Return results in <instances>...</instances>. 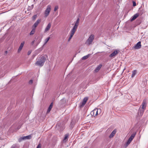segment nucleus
Returning <instances> with one entry per match:
<instances>
[{"label": "nucleus", "mask_w": 148, "mask_h": 148, "mask_svg": "<svg viewBox=\"0 0 148 148\" xmlns=\"http://www.w3.org/2000/svg\"><path fill=\"white\" fill-rule=\"evenodd\" d=\"M116 130H114L110 134V135L109 137L110 138H112L113 136H114L116 133Z\"/></svg>", "instance_id": "f8f14e48"}, {"label": "nucleus", "mask_w": 148, "mask_h": 148, "mask_svg": "<svg viewBox=\"0 0 148 148\" xmlns=\"http://www.w3.org/2000/svg\"><path fill=\"white\" fill-rule=\"evenodd\" d=\"M35 28H33V29H32V31L30 33V35H32L33 34L34 32H35Z\"/></svg>", "instance_id": "5701e85b"}, {"label": "nucleus", "mask_w": 148, "mask_h": 148, "mask_svg": "<svg viewBox=\"0 0 148 148\" xmlns=\"http://www.w3.org/2000/svg\"><path fill=\"white\" fill-rule=\"evenodd\" d=\"M34 43V40L32 42V44L33 45Z\"/></svg>", "instance_id": "e433bc0d"}, {"label": "nucleus", "mask_w": 148, "mask_h": 148, "mask_svg": "<svg viewBox=\"0 0 148 148\" xmlns=\"http://www.w3.org/2000/svg\"><path fill=\"white\" fill-rule=\"evenodd\" d=\"M25 140V136L21 137L19 138L18 140L19 142H21L22 141Z\"/></svg>", "instance_id": "412c9836"}, {"label": "nucleus", "mask_w": 148, "mask_h": 148, "mask_svg": "<svg viewBox=\"0 0 148 148\" xmlns=\"http://www.w3.org/2000/svg\"><path fill=\"white\" fill-rule=\"evenodd\" d=\"M58 9V6H55L54 8V11H56L57 9Z\"/></svg>", "instance_id": "7c9ffc66"}, {"label": "nucleus", "mask_w": 148, "mask_h": 148, "mask_svg": "<svg viewBox=\"0 0 148 148\" xmlns=\"http://www.w3.org/2000/svg\"><path fill=\"white\" fill-rule=\"evenodd\" d=\"M90 54H88V55L83 57L82 58V59L85 60L87 59L90 56Z\"/></svg>", "instance_id": "aec40b11"}, {"label": "nucleus", "mask_w": 148, "mask_h": 148, "mask_svg": "<svg viewBox=\"0 0 148 148\" xmlns=\"http://www.w3.org/2000/svg\"><path fill=\"white\" fill-rule=\"evenodd\" d=\"M133 5L134 6H135L136 5V4L135 2L133 1Z\"/></svg>", "instance_id": "473e14b6"}, {"label": "nucleus", "mask_w": 148, "mask_h": 148, "mask_svg": "<svg viewBox=\"0 0 148 148\" xmlns=\"http://www.w3.org/2000/svg\"><path fill=\"white\" fill-rule=\"evenodd\" d=\"M141 42L140 41L138 42L133 47L134 48L136 49H140L141 48Z\"/></svg>", "instance_id": "39448f33"}, {"label": "nucleus", "mask_w": 148, "mask_h": 148, "mask_svg": "<svg viewBox=\"0 0 148 148\" xmlns=\"http://www.w3.org/2000/svg\"><path fill=\"white\" fill-rule=\"evenodd\" d=\"M32 136L30 135L27 136H25V139H29L31 138Z\"/></svg>", "instance_id": "393cba45"}, {"label": "nucleus", "mask_w": 148, "mask_h": 148, "mask_svg": "<svg viewBox=\"0 0 148 148\" xmlns=\"http://www.w3.org/2000/svg\"><path fill=\"white\" fill-rule=\"evenodd\" d=\"M144 110H143L140 108V107L139 108V110L138 112V115L139 116H141L143 115L144 112Z\"/></svg>", "instance_id": "423d86ee"}, {"label": "nucleus", "mask_w": 148, "mask_h": 148, "mask_svg": "<svg viewBox=\"0 0 148 148\" xmlns=\"http://www.w3.org/2000/svg\"><path fill=\"white\" fill-rule=\"evenodd\" d=\"M99 110L100 112L101 111L100 109L98 110L97 108H95L91 112L90 114L91 115L95 117L98 114V111Z\"/></svg>", "instance_id": "20e7f679"}, {"label": "nucleus", "mask_w": 148, "mask_h": 148, "mask_svg": "<svg viewBox=\"0 0 148 148\" xmlns=\"http://www.w3.org/2000/svg\"><path fill=\"white\" fill-rule=\"evenodd\" d=\"M74 34V33H73L71 32H70V36L68 40V42L70 41V40H71V39L72 38V37H73Z\"/></svg>", "instance_id": "6ab92c4d"}, {"label": "nucleus", "mask_w": 148, "mask_h": 148, "mask_svg": "<svg viewBox=\"0 0 148 148\" xmlns=\"http://www.w3.org/2000/svg\"><path fill=\"white\" fill-rule=\"evenodd\" d=\"M68 135H66L65 136V137H64V140H65L67 138H68Z\"/></svg>", "instance_id": "2f4dec72"}, {"label": "nucleus", "mask_w": 148, "mask_h": 148, "mask_svg": "<svg viewBox=\"0 0 148 148\" xmlns=\"http://www.w3.org/2000/svg\"><path fill=\"white\" fill-rule=\"evenodd\" d=\"M119 51L117 50H115L113 51L111 54L109 56V57L110 58H112L115 56L119 53Z\"/></svg>", "instance_id": "6e6552de"}, {"label": "nucleus", "mask_w": 148, "mask_h": 148, "mask_svg": "<svg viewBox=\"0 0 148 148\" xmlns=\"http://www.w3.org/2000/svg\"><path fill=\"white\" fill-rule=\"evenodd\" d=\"M147 103L146 102V101L144 100L143 102L142 103V104L141 105L140 107V108L143 110H145L146 108V106Z\"/></svg>", "instance_id": "0eeeda50"}, {"label": "nucleus", "mask_w": 148, "mask_h": 148, "mask_svg": "<svg viewBox=\"0 0 148 148\" xmlns=\"http://www.w3.org/2000/svg\"><path fill=\"white\" fill-rule=\"evenodd\" d=\"M53 103H51L49 106V108L47 111V113H49L51 111L53 106Z\"/></svg>", "instance_id": "a211bd4d"}, {"label": "nucleus", "mask_w": 148, "mask_h": 148, "mask_svg": "<svg viewBox=\"0 0 148 148\" xmlns=\"http://www.w3.org/2000/svg\"><path fill=\"white\" fill-rule=\"evenodd\" d=\"M41 145L40 144H39L37 146L36 148H41Z\"/></svg>", "instance_id": "72a5a7b5"}, {"label": "nucleus", "mask_w": 148, "mask_h": 148, "mask_svg": "<svg viewBox=\"0 0 148 148\" xmlns=\"http://www.w3.org/2000/svg\"><path fill=\"white\" fill-rule=\"evenodd\" d=\"M7 53V51H5V53L6 54V53Z\"/></svg>", "instance_id": "58836bf2"}, {"label": "nucleus", "mask_w": 148, "mask_h": 148, "mask_svg": "<svg viewBox=\"0 0 148 148\" xmlns=\"http://www.w3.org/2000/svg\"><path fill=\"white\" fill-rule=\"evenodd\" d=\"M51 5H48L44 12L45 17H47L49 15L51 10Z\"/></svg>", "instance_id": "7ed1b4c3"}, {"label": "nucleus", "mask_w": 148, "mask_h": 148, "mask_svg": "<svg viewBox=\"0 0 148 148\" xmlns=\"http://www.w3.org/2000/svg\"><path fill=\"white\" fill-rule=\"evenodd\" d=\"M79 22V19L78 18L77 20L76 21V22L75 25H76L78 26Z\"/></svg>", "instance_id": "c85d7f7f"}, {"label": "nucleus", "mask_w": 148, "mask_h": 148, "mask_svg": "<svg viewBox=\"0 0 148 148\" xmlns=\"http://www.w3.org/2000/svg\"><path fill=\"white\" fill-rule=\"evenodd\" d=\"M31 52H32V51H28V52L27 53V55H29L31 53Z\"/></svg>", "instance_id": "f704fd0d"}, {"label": "nucleus", "mask_w": 148, "mask_h": 148, "mask_svg": "<svg viewBox=\"0 0 148 148\" xmlns=\"http://www.w3.org/2000/svg\"><path fill=\"white\" fill-rule=\"evenodd\" d=\"M147 27V26H146L144 27H142L143 29H145L146 28V27Z\"/></svg>", "instance_id": "4c0bfd02"}, {"label": "nucleus", "mask_w": 148, "mask_h": 148, "mask_svg": "<svg viewBox=\"0 0 148 148\" xmlns=\"http://www.w3.org/2000/svg\"><path fill=\"white\" fill-rule=\"evenodd\" d=\"M24 42H23L21 43L18 49V52H19L21 51L24 46Z\"/></svg>", "instance_id": "9b49d317"}, {"label": "nucleus", "mask_w": 148, "mask_h": 148, "mask_svg": "<svg viewBox=\"0 0 148 148\" xmlns=\"http://www.w3.org/2000/svg\"><path fill=\"white\" fill-rule=\"evenodd\" d=\"M77 25H75L73 29L71 30V32L74 34L76 31L77 28Z\"/></svg>", "instance_id": "4468645a"}, {"label": "nucleus", "mask_w": 148, "mask_h": 148, "mask_svg": "<svg viewBox=\"0 0 148 148\" xmlns=\"http://www.w3.org/2000/svg\"><path fill=\"white\" fill-rule=\"evenodd\" d=\"M139 14L138 13H136L133 16L131 20V21H132L135 19L138 16Z\"/></svg>", "instance_id": "f3484780"}, {"label": "nucleus", "mask_w": 148, "mask_h": 148, "mask_svg": "<svg viewBox=\"0 0 148 148\" xmlns=\"http://www.w3.org/2000/svg\"><path fill=\"white\" fill-rule=\"evenodd\" d=\"M102 66V64H99L96 67V68L95 70V71L96 72H98L99 71V70L101 68V67Z\"/></svg>", "instance_id": "dca6fc26"}, {"label": "nucleus", "mask_w": 148, "mask_h": 148, "mask_svg": "<svg viewBox=\"0 0 148 148\" xmlns=\"http://www.w3.org/2000/svg\"><path fill=\"white\" fill-rule=\"evenodd\" d=\"M94 38V36L93 34L91 35L86 41L85 44L88 45L92 44Z\"/></svg>", "instance_id": "f03ea898"}, {"label": "nucleus", "mask_w": 148, "mask_h": 148, "mask_svg": "<svg viewBox=\"0 0 148 148\" xmlns=\"http://www.w3.org/2000/svg\"><path fill=\"white\" fill-rule=\"evenodd\" d=\"M33 82V80H31L29 81V83L30 84H32Z\"/></svg>", "instance_id": "c9c22d12"}, {"label": "nucleus", "mask_w": 148, "mask_h": 148, "mask_svg": "<svg viewBox=\"0 0 148 148\" xmlns=\"http://www.w3.org/2000/svg\"><path fill=\"white\" fill-rule=\"evenodd\" d=\"M136 134V133H134L132 134L130 137L129 138L128 140L130 141H132L133 140L134 138L135 137V135Z\"/></svg>", "instance_id": "ddd939ff"}, {"label": "nucleus", "mask_w": 148, "mask_h": 148, "mask_svg": "<svg viewBox=\"0 0 148 148\" xmlns=\"http://www.w3.org/2000/svg\"><path fill=\"white\" fill-rule=\"evenodd\" d=\"M10 148H19V147L18 145L15 144L13 145Z\"/></svg>", "instance_id": "4be33fe9"}, {"label": "nucleus", "mask_w": 148, "mask_h": 148, "mask_svg": "<svg viewBox=\"0 0 148 148\" xmlns=\"http://www.w3.org/2000/svg\"><path fill=\"white\" fill-rule=\"evenodd\" d=\"M41 21V19H38L36 22L34 23L33 26V27L35 28L40 23Z\"/></svg>", "instance_id": "1a4fd4ad"}, {"label": "nucleus", "mask_w": 148, "mask_h": 148, "mask_svg": "<svg viewBox=\"0 0 148 148\" xmlns=\"http://www.w3.org/2000/svg\"><path fill=\"white\" fill-rule=\"evenodd\" d=\"M66 102L65 100L64 99H62L61 100L60 103V104H62L63 103H64Z\"/></svg>", "instance_id": "bb28decb"}, {"label": "nucleus", "mask_w": 148, "mask_h": 148, "mask_svg": "<svg viewBox=\"0 0 148 148\" xmlns=\"http://www.w3.org/2000/svg\"><path fill=\"white\" fill-rule=\"evenodd\" d=\"M51 24L50 23H49L47 26L45 28L44 31V32L45 33L47 32L48 31H49V29H50L51 27Z\"/></svg>", "instance_id": "9d476101"}, {"label": "nucleus", "mask_w": 148, "mask_h": 148, "mask_svg": "<svg viewBox=\"0 0 148 148\" xmlns=\"http://www.w3.org/2000/svg\"><path fill=\"white\" fill-rule=\"evenodd\" d=\"M131 142V141L128 140L127 143H126V144H125V146L126 147L127 146L130 144V143Z\"/></svg>", "instance_id": "cd10ccee"}, {"label": "nucleus", "mask_w": 148, "mask_h": 148, "mask_svg": "<svg viewBox=\"0 0 148 148\" xmlns=\"http://www.w3.org/2000/svg\"><path fill=\"white\" fill-rule=\"evenodd\" d=\"M46 57L47 56L46 55L39 56L37 59L35 65L40 67L42 66L46 61Z\"/></svg>", "instance_id": "f257e3e1"}, {"label": "nucleus", "mask_w": 148, "mask_h": 148, "mask_svg": "<svg viewBox=\"0 0 148 148\" xmlns=\"http://www.w3.org/2000/svg\"><path fill=\"white\" fill-rule=\"evenodd\" d=\"M50 38L49 37H48L46 39H45L44 45H45L47 42L49 40Z\"/></svg>", "instance_id": "a878e982"}, {"label": "nucleus", "mask_w": 148, "mask_h": 148, "mask_svg": "<svg viewBox=\"0 0 148 148\" xmlns=\"http://www.w3.org/2000/svg\"><path fill=\"white\" fill-rule=\"evenodd\" d=\"M37 15H35L33 16L32 17V19L33 20H35L36 18L37 17Z\"/></svg>", "instance_id": "c756f323"}, {"label": "nucleus", "mask_w": 148, "mask_h": 148, "mask_svg": "<svg viewBox=\"0 0 148 148\" xmlns=\"http://www.w3.org/2000/svg\"><path fill=\"white\" fill-rule=\"evenodd\" d=\"M88 100V98L87 97H85L84 98L83 101L82 103L81 106H84Z\"/></svg>", "instance_id": "2eb2a0df"}, {"label": "nucleus", "mask_w": 148, "mask_h": 148, "mask_svg": "<svg viewBox=\"0 0 148 148\" xmlns=\"http://www.w3.org/2000/svg\"><path fill=\"white\" fill-rule=\"evenodd\" d=\"M136 71L134 70V71L132 73V77H133L136 74Z\"/></svg>", "instance_id": "b1692460"}]
</instances>
